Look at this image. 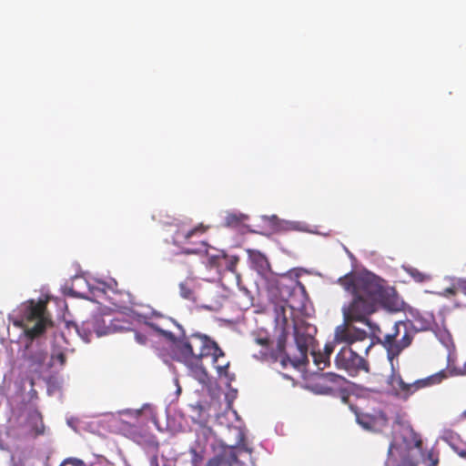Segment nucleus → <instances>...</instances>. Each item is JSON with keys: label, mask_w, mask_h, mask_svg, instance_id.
<instances>
[{"label": "nucleus", "mask_w": 466, "mask_h": 466, "mask_svg": "<svg viewBox=\"0 0 466 466\" xmlns=\"http://www.w3.org/2000/svg\"><path fill=\"white\" fill-rule=\"evenodd\" d=\"M314 363L319 369L323 370L329 364V358H325L322 352H312Z\"/></svg>", "instance_id": "19"}, {"label": "nucleus", "mask_w": 466, "mask_h": 466, "mask_svg": "<svg viewBox=\"0 0 466 466\" xmlns=\"http://www.w3.org/2000/svg\"><path fill=\"white\" fill-rule=\"evenodd\" d=\"M357 422L365 430L380 431L388 424V417L381 410H374L373 413L359 412L354 410Z\"/></svg>", "instance_id": "10"}, {"label": "nucleus", "mask_w": 466, "mask_h": 466, "mask_svg": "<svg viewBox=\"0 0 466 466\" xmlns=\"http://www.w3.org/2000/svg\"><path fill=\"white\" fill-rule=\"evenodd\" d=\"M131 438L135 442L143 447L147 453L159 451V442L157 437L151 433L136 429L133 431Z\"/></svg>", "instance_id": "11"}, {"label": "nucleus", "mask_w": 466, "mask_h": 466, "mask_svg": "<svg viewBox=\"0 0 466 466\" xmlns=\"http://www.w3.org/2000/svg\"><path fill=\"white\" fill-rule=\"evenodd\" d=\"M186 253H187V254H194V253H197V250H195V249H187V250H186Z\"/></svg>", "instance_id": "34"}, {"label": "nucleus", "mask_w": 466, "mask_h": 466, "mask_svg": "<svg viewBox=\"0 0 466 466\" xmlns=\"http://www.w3.org/2000/svg\"><path fill=\"white\" fill-rule=\"evenodd\" d=\"M312 337L305 332H302L299 328L294 325V339L297 345L299 354L290 357L286 349L284 350V357L281 359V367L286 369L289 365L298 368L308 361L309 346L312 341Z\"/></svg>", "instance_id": "8"}, {"label": "nucleus", "mask_w": 466, "mask_h": 466, "mask_svg": "<svg viewBox=\"0 0 466 466\" xmlns=\"http://www.w3.org/2000/svg\"><path fill=\"white\" fill-rule=\"evenodd\" d=\"M459 287L466 294V280L461 281Z\"/></svg>", "instance_id": "31"}, {"label": "nucleus", "mask_w": 466, "mask_h": 466, "mask_svg": "<svg viewBox=\"0 0 466 466\" xmlns=\"http://www.w3.org/2000/svg\"><path fill=\"white\" fill-rule=\"evenodd\" d=\"M116 329L115 326L106 325V319L101 315H94L84 321L77 331L86 342H89L93 334L102 337L115 332Z\"/></svg>", "instance_id": "9"}, {"label": "nucleus", "mask_w": 466, "mask_h": 466, "mask_svg": "<svg viewBox=\"0 0 466 466\" xmlns=\"http://www.w3.org/2000/svg\"><path fill=\"white\" fill-rule=\"evenodd\" d=\"M287 324V319L284 318L282 324L279 325V333L277 337L275 347H273V343L268 333L262 330L253 333L254 342L261 347V350L253 355L256 360L273 363L279 361L281 364V359L284 357V350L286 349L289 334Z\"/></svg>", "instance_id": "5"}, {"label": "nucleus", "mask_w": 466, "mask_h": 466, "mask_svg": "<svg viewBox=\"0 0 466 466\" xmlns=\"http://www.w3.org/2000/svg\"><path fill=\"white\" fill-rule=\"evenodd\" d=\"M224 358H225V355L223 357H219L217 363L213 360V364H214V367L217 370L219 377L225 376V377L228 378V369L229 366V361L221 360V359H224Z\"/></svg>", "instance_id": "16"}, {"label": "nucleus", "mask_w": 466, "mask_h": 466, "mask_svg": "<svg viewBox=\"0 0 466 466\" xmlns=\"http://www.w3.org/2000/svg\"><path fill=\"white\" fill-rule=\"evenodd\" d=\"M64 464H70L71 466H86V464L77 458H67L64 461Z\"/></svg>", "instance_id": "25"}, {"label": "nucleus", "mask_w": 466, "mask_h": 466, "mask_svg": "<svg viewBox=\"0 0 466 466\" xmlns=\"http://www.w3.org/2000/svg\"><path fill=\"white\" fill-rule=\"evenodd\" d=\"M343 381V377L332 372H327L319 376L317 386L319 387L321 393L329 394L334 390L335 387L341 386Z\"/></svg>", "instance_id": "12"}, {"label": "nucleus", "mask_w": 466, "mask_h": 466, "mask_svg": "<svg viewBox=\"0 0 466 466\" xmlns=\"http://www.w3.org/2000/svg\"><path fill=\"white\" fill-rule=\"evenodd\" d=\"M429 458L431 459V462H430V464H429L428 466H437V464H438V460H437V459H435V460H434V459L432 458V455H431V454H430V455H429Z\"/></svg>", "instance_id": "30"}, {"label": "nucleus", "mask_w": 466, "mask_h": 466, "mask_svg": "<svg viewBox=\"0 0 466 466\" xmlns=\"http://www.w3.org/2000/svg\"><path fill=\"white\" fill-rule=\"evenodd\" d=\"M148 326L159 336L170 342L176 360L183 363L189 374L202 385L209 383V377L202 360L211 356L217 363L219 357L224 356L218 343L207 335L195 333L185 336L182 327L171 318H164L163 323L150 321Z\"/></svg>", "instance_id": "2"}, {"label": "nucleus", "mask_w": 466, "mask_h": 466, "mask_svg": "<svg viewBox=\"0 0 466 466\" xmlns=\"http://www.w3.org/2000/svg\"><path fill=\"white\" fill-rule=\"evenodd\" d=\"M179 294L185 299L191 301L196 300L195 292L187 282H181L179 284Z\"/></svg>", "instance_id": "14"}, {"label": "nucleus", "mask_w": 466, "mask_h": 466, "mask_svg": "<svg viewBox=\"0 0 466 466\" xmlns=\"http://www.w3.org/2000/svg\"><path fill=\"white\" fill-rule=\"evenodd\" d=\"M149 466H159V451L147 453Z\"/></svg>", "instance_id": "24"}, {"label": "nucleus", "mask_w": 466, "mask_h": 466, "mask_svg": "<svg viewBox=\"0 0 466 466\" xmlns=\"http://www.w3.org/2000/svg\"><path fill=\"white\" fill-rule=\"evenodd\" d=\"M444 292L448 295H455L456 294V289L455 288H447Z\"/></svg>", "instance_id": "29"}, {"label": "nucleus", "mask_w": 466, "mask_h": 466, "mask_svg": "<svg viewBox=\"0 0 466 466\" xmlns=\"http://www.w3.org/2000/svg\"><path fill=\"white\" fill-rule=\"evenodd\" d=\"M136 339L138 343L140 344H145L146 343V340H147V338L146 336L142 335V334H139V333H137L136 334Z\"/></svg>", "instance_id": "27"}, {"label": "nucleus", "mask_w": 466, "mask_h": 466, "mask_svg": "<svg viewBox=\"0 0 466 466\" xmlns=\"http://www.w3.org/2000/svg\"><path fill=\"white\" fill-rule=\"evenodd\" d=\"M338 283L350 295V299L341 309L344 323L336 328L334 341L348 347L355 342H365L363 350L368 353L372 343L368 341L367 332L350 324L360 322L369 326L374 334L380 333V327L373 324L370 317L380 309L401 311L405 303L394 287L370 271H351L339 278Z\"/></svg>", "instance_id": "1"}, {"label": "nucleus", "mask_w": 466, "mask_h": 466, "mask_svg": "<svg viewBox=\"0 0 466 466\" xmlns=\"http://www.w3.org/2000/svg\"><path fill=\"white\" fill-rule=\"evenodd\" d=\"M417 329L410 320L397 321L390 333L385 334L382 338H378V342L385 349L387 358L390 363L391 374L388 379V383L394 390L397 396L408 398L410 394L419 389L439 384L446 379L445 370H441L422 380H417L413 383H406L401 376L396 372L394 361L398 365V357L400 353L410 346Z\"/></svg>", "instance_id": "3"}, {"label": "nucleus", "mask_w": 466, "mask_h": 466, "mask_svg": "<svg viewBox=\"0 0 466 466\" xmlns=\"http://www.w3.org/2000/svg\"><path fill=\"white\" fill-rule=\"evenodd\" d=\"M456 374H459V375H464L466 374V361H465V364H464V367L461 369V370H459Z\"/></svg>", "instance_id": "32"}, {"label": "nucleus", "mask_w": 466, "mask_h": 466, "mask_svg": "<svg viewBox=\"0 0 466 466\" xmlns=\"http://www.w3.org/2000/svg\"><path fill=\"white\" fill-rule=\"evenodd\" d=\"M23 365L30 373L40 377L51 368L48 363V352L46 349L35 339H27V342L22 351Z\"/></svg>", "instance_id": "6"}, {"label": "nucleus", "mask_w": 466, "mask_h": 466, "mask_svg": "<svg viewBox=\"0 0 466 466\" xmlns=\"http://www.w3.org/2000/svg\"><path fill=\"white\" fill-rule=\"evenodd\" d=\"M247 217L243 214L229 213L226 217V224L229 227H237L244 221Z\"/></svg>", "instance_id": "17"}, {"label": "nucleus", "mask_w": 466, "mask_h": 466, "mask_svg": "<svg viewBox=\"0 0 466 466\" xmlns=\"http://www.w3.org/2000/svg\"><path fill=\"white\" fill-rule=\"evenodd\" d=\"M410 276L419 283H422L431 279V277L423 272L419 271L416 268H410L409 270Z\"/></svg>", "instance_id": "20"}, {"label": "nucleus", "mask_w": 466, "mask_h": 466, "mask_svg": "<svg viewBox=\"0 0 466 466\" xmlns=\"http://www.w3.org/2000/svg\"><path fill=\"white\" fill-rule=\"evenodd\" d=\"M27 423L35 435H42L45 432V425L42 414L37 410H31L27 415Z\"/></svg>", "instance_id": "13"}, {"label": "nucleus", "mask_w": 466, "mask_h": 466, "mask_svg": "<svg viewBox=\"0 0 466 466\" xmlns=\"http://www.w3.org/2000/svg\"><path fill=\"white\" fill-rule=\"evenodd\" d=\"M462 416L466 418V410L463 411Z\"/></svg>", "instance_id": "36"}, {"label": "nucleus", "mask_w": 466, "mask_h": 466, "mask_svg": "<svg viewBox=\"0 0 466 466\" xmlns=\"http://www.w3.org/2000/svg\"><path fill=\"white\" fill-rule=\"evenodd\" d=\"M206 231V228L203 225L196 226L194 228H187L186 230V244L191 243V238L196 236H200Z\"/></svg>", "instance_id": "15"}, {"label": "nucleus", "mask_w": 466, "mask_h": 466, "mask_svg": "<svg viewBox=\"0 0 466 466\" xmlns=\"http://www.w3.org/2000/svg\"><path fill=\"white\" fill-rule=\"evenodd\" d=\"M56 362L59 363L61 367L65 366L66 363V356L64 352L57 351L52 353L50 361L48 363L51 364L52 367Z\"/></svg>", "instance_id": "21"}, {"label": "nucleus", "mask_w": 466, "mask_h": 466, "mask_svg": "<svg viewBox=\"0 0 466 466\" xmlns=\"http://www.w3.org/2000/svg\"><path fill=\"white\" fill-rule=\"evenodd\" d=\"M420 445H421V441H418L416 442V446H417V447H420Z\"/></svg>", "instance_id": "35"}, {"label": "nucleus", "mask_w": 466, "mask_h": 466, "mask_svg": "<svg viewBox=\"0 0 466 466\" xmlns=\"http://www.w3.org/2000/svg\"><path fill=\"white\" fill-rule=\"evenodd\" d=\"M186 230L187 226L185 224L180 225L173 235L174 243L177 245L186 244Z\"/></svg>", "instance_id": "18"}, {"label": "nucleus", "mask_w": 466, "mask_h": 466, "mask_svg": "<svg viewBox=\"0 0 466 466\" xmlns=\"http://www.w3.org/2000/svg\"><path fill=\"white\" fill-rule=\"evenodd\" d=\"M224 258L227 259L226 268L228 271L235 272L238 258L237 257L227 256H224Z\"/></svg>", "instance_id": "23"}, {"label": "nucleus", "mask_w": 466, "mask_h": 466, "mask_svg": "<svg viewBox=\"0 0 466 466\" xmlns=\"http://www.w3.org/2000/svg\"><path fill=\"white\" fill-rule=\"evenodd\" d=\"M207 466H232L228 459L223 456H216L210 459Z\"/></svg>", "instance_id": "22"}, {"label": "nucleus", "mask_w": 466, "mask_h": 466, "mask_svg": "<svg viewBox=\"0 0 466 466\" xmlns=\"http://www.w3.org/2000/svg\"><path fill=\"white\" fill-rule=\"evenodd\" d=\"M333 351H334V345L332 343H328L325 345L324 351L322 353L326 359L327 358L330 359V355L332 354Z\"/></svg>", "instance_id": "26"}, {"label": "nucleus", "mask_w": 466, "mask_h": 466, "mask_svg": "<svg viewBox=\"0 0 466 466\" xmlns=\"http://www.w3.org/2000/svg\"><path fill=\"white\" fill-rule=\"evenodd\" d=\"M258 263H259L261 265V267L264 265V264H267V258L266 257H264L263 255L261 254H258V258H256Z\"/></svg>", "instance_id": "28"}, {"label": "nucleus", "mask_w": 466, "mask_h": 466, "mask_svg": "<svg viewBox=\"0 0 466 466\" xmlns=\"http://www.w3.org/2000/svg\"><path fill=\"white\" fill-rule=\"evenodd\" d=\"M46 303L31 299L19 308L20 319L14 324L24 329L26 339H36L45 333L51 320L46 316Z\"/></svg>", "instance_id": "4"}, {"label": "nucleus", "mask_w": 466, "mask_h": 466, "mask_svg": "<svg viewBox=\"0 0 466 466\" xmlns=\"http://www.w3.org/2000/svg\"><path fill=\"white\" fill-rule=\"evenodd\" d=\"M335 364L339 370L347 371L350 376H356L360 371H370L367 360L348 346L343 347L338 352L335 357Z\"/></svg>", "instance_id": "7"}, {"label": "nucleus", "mask_w": 466, "mask_h": 466, "mask_svg": "<svg viewBox=\"0 0 466 466\" xmlns=\"http://www.w3.org/2000/svg\"><path fill=\"white\" fill-rule=\"evenodd\" d=\"M400 466H417V465L411 461H406V462H402Z\"/></svg>", "instance_id": "33"}]
</instances>
